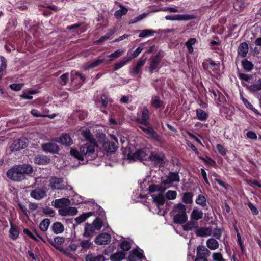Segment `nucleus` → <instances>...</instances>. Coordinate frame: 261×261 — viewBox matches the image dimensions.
Wrapping results in <instances>:
<instances>
[{
  "label": "nucleus",
  "instance_id": "nucleus-1",
  "mask_svg": "<svg viewBox=\"0 0 261 261\" xmlns=\"http://www.w3.org/2000/svg\"><path fill=\"white\" fill-rule=\"evenodd\" d=\"M96 146V144L86 143L80 147L79 150L72 149L70 153L72 156L78 160L87 162L88 160H92L96 157L95 150Z\"/></svg>",
  "mask_w": 261,
  "mask_h": 261
},
{
  "label": "nucleus",
  "instance_id": "nucleus-2",
  "mask_svg": "<svg viewBox=\"0 0 261 261\" xmlns=\"http://www.w3.org/2000/svg\"><path fill=\"white\" fill-rule=\"evenodd\" d=\"M33 171V167L29 164L16 165L7 172V177L14 181H20L25 179V174Z\"/></svg>",
  "mask_w": 261,
  "mask_h": 261
},
{
  "label": "nucleus",
  "instance_id": "nucleus-3",
  "mask_svg": "<svg viewBox=\"0 0 261 261\" xmlns=\"http://www.w3.org/2000/svg\"><path fill=\"white\" fill-rule=\"evenodd\" d=\"M171 213L175 223L182 224L188 220L186 206L181 203L174 205Z\"/></svg>",
  "mask_w": 261,
  "mask_h": 261
},
{
  "label": "nucleus",
  "instance_id": "nucleus-4",
  "mask_svg": "<svg viewBox=\"0 0 261 261\" xmlns=\"http://www.w3.org/2000/svg\"><path fill=\"white\" fill-rule=\"evenodd\" d=\"M104 225L103 221L100 218H96L91 224H86L83 234V237L85 238L92 237L96 231L99 230Z\"/></svg>",
  "mask_w": 261,
  "mask_h": 261
},
{
  "label": "nucleus",
  "instance_id": "nucleus-5",
  "mask_svg": "<svg viewBox=\"0 0 261 261\" xmlns=\"http://www.w3.org/2000/svg\"><path fill=\"white\" fill-rule=\"evenodd\" d=\"M130 147H126L123 151L124 153L127 154V159L129 160L136 161L137 160H144L148 158L149 155L148 154L149 150L148 149H139L134 153H132L130 150Z\"/></svg>",
  "mask_w": 261,
  "mask_h": 261
},
{
  "label": "nucleus",
  "instance_id": "nucleus-6",
  "mask_svg": "<svg viewBox=\"0 0 261 261\" xmlns=\"http://www.w3.org/2000/svg\"><path fill=\"white\" fill-rule=\"evenodd\" d=\"M48 186L53 190L66 189L70 190L72 189L70 186L65 185L63 179L56 177H51L49 179Z\"/></svg>",
  "mask_w": 261,
  "mask_h": 261
},
{
  "label": "nucleus",
  "instance_id": "nucleus-7",
  "mask_svg": "<svg viewBox=\"0 0 261 261\" xmlns=\"http://www.w3.org/2000/svg\"><path fill=\"white\" fill-rule=\"evenodd\" d=\"M142 125H140L139 127L145 133L149 138L158 139L159 136L156 132L153 129L149 122L142 123Z\"/></svg>",
  "mask_w": 261,
  "mask_h": 261
},
{
  "label": "nucleus",
  "instance_id": "nucleus-8",
  "mask_svg": "<svg viewBox=\"0 0 261 261\" xmlns=\"http://www.w3.org/2000/svg\"><path fill=\"white\" fill-rule=\"evenodd\" d=\"M146 60L147 58L146 57H144L143 56H142L137 62L136 66L130 70V73L133 76L141 75L142 73L141 68L144 65Z\"/></svg>",
  "mask_w": 261,
  "mask_h": 261
},
{
  "label": "nucleus",
  "instance_id": "nucleus-9",
  "mask_svg": "<svg viewBox=\"0 0 261 261\" xmlns=\"http://www.w3.org/2000/svg\"><path fill=\"white\" fill-rule=\"evenodd\" d=\"M27 146V140L25 138H22L15 140L10 147L12 152L17 151L23 149Z\"/></svg>",
  "mask_w": 261,
  "mask_h": 261
},
{
  "label": "nucleus",
  "instance_id": "nucleus-10",
  "mask_svg": "<svg viewBox=\"0 0 261 261\" xmlns=\"http://www.w3.org/2000/svg\"><path fill=\"white\" fill-rule=\"evenodd\" d=\"M41 148L43 151L51 154L58 153L59 151V146L56 143L52 142L42 144Z\"/></svg>",
  "mask_w": 261,
  "mask_h": 261
},
{
  "label": "nucleus",
  "instance_id": "nucleus-11",
  "mask_svg": "<svg viewBox=\"0 0 261 261\" xmlns=\"http://www.w3.org/2000/svg\"><path fill=\"white\" fill-rule=\"evenodd\" d=\"M111 240V236L107 233H102L95 239V243L98 245L108 244Z\"/></svg>",
  "mask_w": 261,
  "mask_h": 261
},
{
  "label": "nucleus",
  "instance_id": "nucleus-12",
  "mask_svg": "<svg viewBox=\"0 0 261 261\" xmlns=\"http://www.w3.org/2000/svg\"><path fill=\"white\" fill-rule=\"evenodd\" d=\"M148 159L156 166H161L164 164V155L162 153H152Z\"/></svg>",
  "mask_w": 261,
  "mask_h": 261
},
{
  "label": "nucleus",
  "instance_id": "nucleus-13",
  "mask_svg": "<svg viewBox=\"0 0 261 261\" xmlns=\"http://www.w3.org/2000/svg\"><path fill=\"white\" fill-rule=\"evenodd\" d=\"M141 118H134L133 119H132V120L136 122L140 123V124L146 123L149 122H148V119L149 118V111L146 107H144L142 108V109L141 111Z\"/></svg>",
  "mask_w": 261,
  "mask_h": 261
},
{
  "label": "nucleus",
  "instance_id": "nucleus-14",
  "mask_svg": "<svg viewBox=\"0 0 261 261\" xmlns=\"http://www.w3.org/2000/svg\"><path fill=\"white\" fill-rule=\"evenodd\" d=\"M114 141H107L103 145L105 150L108 152H113L116 151L117 148V140L116 137L113 136Z\"/></svg>",
  "mask_w": 261,
  "mask_h": 261
},
{
  "label": "nucleus",
  "instance_id": "nucleus-15",
  "mask_svg": "<svg viewBox=\"0 0 261 261\" xmlns=\"http://www.w3.org/2000/svg\"><path fill=\"white\" fill-rule=\"evenodd\" d=\"M59 214L63 216H74L77 213V210L74 207H61L58 211Z\"/></svg>",
  "mask_w": 261,
  "mask_h": 261
},
{
  "label": "nucleus",
  "instance_id": "nucleus-16",
  "mask_svg": "<svg viewBox=\"0 0 261 261\" xmlns=\"http://www.w3.org/2000/svg\"><path fill=\"white\" fill-rule=\"evenodd\" d=\"M165 19L168 20H189L193 19V17L187 14L170 15L165 16Z\"/></svg>",
  "mask_w": 261,
  "mask_h": 261
},
{
  "label": "nucleus",
  "instance_id": "nucleus-17",
  "mask_svg": "<svg viewBox=\"0 0 261 261\" xmlns=\"http://www.w3.org/2000/svg\"><path fill=\"white\" fill-rule=\"evenodd\" d=\"M30 196L36 200H40L46 196V191L42 188H38L32 190Z\"/></svg>",
  "mask_w": 261,
  "mask_h": 261
},
{
  "label": "nucleus",
  "instance_id": "nucleus-18",
  "mask_svg": "<svg viewBox=\"0 0 261 261\" xmlns=\"http://www.w3.org/2000/svg\"><path fill=\"white\" fill-rule=\"evenodd\" d=\"M160 52H159V54L152 56L150 58V64L149 67V71L150 73H152L153 70L156 69L158 67V66L161 61V58L159 57V54Z\"/></svg>",
  "mask_w": 261,
  "mask_h": 261
},
{
  "label": "nucleus",
  "instance_id": "nucleus-19",
  "mask_svg": "<svg viewBox=\"0 0 261 261\" xmlns=\"http://www.w3.org/2000/svg\"><path fill=\"white\" fill-rule=\"evenodd\" d=\"M153 202L159 209L162 208L165 203V198L162 194H153L151 195Z\"/></svg>",
  "mask_w": 261,
  "mask_h": 261
},
{
  "label": "nucleus",
  "instance_id": "nucleus-20",
  "mask_svg": "<svg viewBox=\"0 0 261 261\" xmlns=\"http://www.w3.org/2000/svg\"><path fill=\"white\" fill-rule=\"evenodd\" d=\"M210 253L204 246H199L197 248V258H206L210 255Z\"/></svg>",
  "mask_w": 261,
  "mask_h": 261
},
{
  "label": "nucleus",
  "instance_id": "nucleus-21",
  "mask_svg": "<svg viewBox=\"0 0 261 261\" xmlns=\"http://www.w3.org/2000/svg\"><path fill=\"white\" fill-rule=\"evenodd\" d=\"M50 161V158L44 155H38L34 158V163L38 165H46Z\"/></svg>",
  "mask_w": 261,
  "mask_h": 261
},
{
  "label": "nucleus",
  "instance_id": "nucleus-22",
  "mask_svg": "<svg viewBox=\"0 0 261 261\" xmlns=\"http://www.w3.org/2000/svg\"><path fill=\"white\" fill-rule=\"evenodd\" d=\"M179 181V176L178 173L176 172H171L169 174L166 179L163 181L165 184H169L174 182H178Z\"/></svg>",
  "mask_w": 261,
  "mask_h": 261
},
{
  "label": "nucleus",
  "instance_id": "nucleus-23",
  "mask_svg": "<svg viewBox=\"0 0 261 261\" xmlns=\"http://www.w3.org/2000/svg\"><path fill=\"white\" fill-rule=\"evenodd\" d=\"M195 233L198 237L209 236L212 235V229L207 227H198L195 231Z\"/></svg>",
  "mask_w": 261,
  "mask_h": 261
},
{
  "label": "nucleus",
  "instance_id": "nucleus-24",
  "mask_svg": "<svg viewBox=\"0 0 261 261\" xmlns=\"http://www.w3.org/2000/svg\"><path fill=\"white\" fill-rule=\"evenodd\" d=\"M59 142L66 146H70L73 144L72 139L70 135L67 134H63L59 138Z\"/></svg>",
  "mask_w": 261,
  "mask_h": 261
},
{
  "label": "nucleus",
  "instance_id": "nucleus-25",
  "mask_svg": "<svg viewBox=\"0 0 261 261\" xmlns=\"http://www.w3.org/2000/svg\"><path fill=\"white\" fill-rule=\"evenodd\" d=\"M86 261H106L107 259L105 258L103 255L100 254L96 256L93 253H88L85 256Z\"/></svg>",
  "mask_w": 261,
  "mask_h": 261
},
{
  "label": "nucleus",
  "instance_id": "nucleus-26",
  "mask_svg": "<svg viewBox=\"0 0 261 261\" xmlns=\"http://www.w3.org/2000/svg\"><path fill=\"white\" fill-rule=\"evenodd\" d=\"M81 134L87 141L89 142V144H96V140L89 129L83 130Z\"/></svg>",
  "mask_w": 261,
  "mask_h": 261
},
{
  "label": "nucleus",
  "instance_id": "nucleus-27",
  "mask_svg": "<svg viewBox=\"0 0 261 261\" xmlns=\"http://www.w3.org/2000/svg\"><path fill=\"white\" fill-rule=\"evenodd\" d=\"M202 66L209 72L215 71L218 67L217 64L213 61H206L203 63Z\"/></svg>",
  "mask_w": 261,
  "mask_h": 261
},
{
  "label": "nucleus",
  "instance_id": "nucleus-28",
  "mask_svg": "<svg viewBox=\"0 0 261 261\" xmlns=\"http://www.w3.org/2000/svg\"><path fill=\"white\" fill-rule=\"evenodd\" d=\"M206 246L211 250H215L219 248V242L214 238H210L206 242Z\"/></svg>",
  "mask_w": 261,
  "mask_h": 261
},
{
  "label": "nucleus",
  "instance_id": "nucleus-29",
  "mask_svg": "<svg viewBox=\"0 0 261 261\" xmlns=\"http://www.w3.org/2000/svg\"><path fill=\"white\" fill-rule=\"evenodd\" d=\"M248 52V45L246 42L241 43L238 49V53L241 57H245Z\"/></svg>",
  "mask_w": 261,
  "mask_h": 261
},
{
  "label": "nucleus",
  "instance_id": "nucleus-30",
  "mask_svg": "<svg viewBox=\"0 0 261 261\" xmlns=\"http://www.w3.org/2000/svg\"><path fill=\"white\" fill-rule=\"evenodd\" d=\"M203 213L202 211L199 208L195 207L193 210L190 216L192 220L197 221L201 219L203 217Z\"/></svg>",
  "mask_w": 261,
  "mask_h": 261
},
{
  "label": "nucleus",
  "instance_id": "nucleus-31",
  "mask_svg": "<svg viewBox=\"0 0 261 261\" xmlns=\"http://www.w3.org/2000/svg\"><path fill=\"white\" fill-rule=\"evenodd\" d=\"M132 59V57L125 56L120 62L115 64L114 70L116 71L128 63Z\"/></svg>",
  "mask_w": 261,
  "mask_h": 261
},
{
  "label": "nucleus",
  "instance_id": "nucleus-32",
  "mask_svg": "<svg viewBox=\"0 0 261 261\" xmlns=\"http://www.w3.org/2000/svg\"><path fill=\"white\" fill-rule=\"evenodd\" d=\"M70 204V201L67 198H61L56 199L55 201V206L57 207H64V206H67Z\"/></svg>",
  "mask_w": 261,
  "mask_h": 261
},
{
  "label": "nucleus",
  "instance_id": "nucleus-33",
  "mask_svg": "<svg viewBox=\"0 0 261 261\" xmlns=\"http://www.w3.org/2000/svg\"><path fill=\"white\" fill-rule=\"evenodd\" d=\"M125 254L122 251H119L110 256L111 261H121L125 258Z\"/></svg>",
  "mask_w": 261,
  "mask_h": 261
},
{
  "label": "nucleus",
  "instance_id": "nucleus-34",
  "mask_svg": "<svg viewBox=\"0 0 261 261\" xmlns=\"http://www.w3.org/2000/svg\"><path fill=\"white\" fill-rule=\"evenodd\" d=\"M51 228L53 231L56 234L61 233L63 232L64 230L63 225L61 223L58 222H55L53 224Z\"/></svg>",
  "mask_w": 261,
  "mask_h": 261
},
{
  "label": "nucleus",
  "instance_id": "nucleus-35",
  "mask_svg": "<svg viewBox=\"0 0 261 261\" xmlns=\"http://www.w3.org/2000/svg\"><path fill=\"white\" fill-rule=\"evenodd\" d=\"M163 101L158 96L153 97L151 100V105L156 109L160 108L162 106Z\"/></svg>",
  "mask_w": 261,
  "mask_h": 261
},
{
  "label": "nucleus",
  "instance_id": "nucleus-36",
  "mask_svg": "<svg viewBox=\"0 0 261 261\" xmlns=\"http://www.w3.org/2000/svg\"><path fill=\"white\" fill-rule=\"evenodd\" d=\"M92 212H89L87 213H84L82 215L76 217L75 219V221L76 224H80L82 222H84L88 218L92 216Z\"/></svg>",
  "mask_w": 261,
  "mask_h": 261
},
{
  "label": "nucleus",
  "instance_id": "nucleus-37",
  "mask_svg": "<svg viewBox=\"0 0 261 261\" xmlns=\"http://www.w3.org/2000/svg\"><path fill=\"white\" fill-rule=\"evenodd\" d=\"M193 194L191 192H186L184 193L182 200L186 204H191L193 202Z\"/></svg>",
  "mask_w": 261,
  "mask_h": 261
},
{
  "label": "nucleus",
  "instance_id": "nucleus-38",
  "mask_svg": "<svg viewBox=\"0 0 261 261\" xmlns=\"http://www.w3.org/2000/svg\"><path fill=\"white\" fill-rule=\"evenodd\" d=\"M197 118L201 121H205L208 117L207 114L201 109H198L196 111Z\"/></svg>",
  "mask_w": 261,
  "mask_h": 261
},
{
  "label": "nucleus",
  "instance_id": "nucleus-39",
  "mask_svg": "<svg viewBox=\"0 0 261 261\" xmlns=\"http://www.w3.org/2000/svg\"><path fill=\"white\" fill-rule=\"evenodd\" d=\"M127 11L128 10L126 8L120 5V9L115 12L114 15L117 19H119L123 15H125L127 13Z\"/></svg>",
  "mask_w": 261,
  "mask_h": 261
},
{
  "label": "nucleus",
  "instance_id": "nucleus-40",
  "mask_svg": "<svg viewBox=\"0 0 261 261\" xmlns=\"http://www.w3.org/2000/svg\"><path fill=\"white\" fill-rule=\"evenodd\" d=\"M156 33V32L155 31L151 29H145L141 31L139 37L140 38H144L147 36H152L153 34Z\"/></svg>",
  "mask_w": 261,
  "mask_h": 261
},
{
  "label": "nucleus",
  "instance_id": "nucleus-41",
  "mask_svg": "<svg viewBox=\"0 0 261 261\" xmlns=\"http://www.w3.org/2000/svg\"><path fill=\"white\" fill-rule=\"evenodd\" d=\"M198 226L197 223L193 221H190L184 226V230L186 231L192 230L193 229H196V230L198 228Z\"/></svg>",
  "mask_w": 261,
  "mask_h": 261
},
{
  "label": "nucleus",
  "instance_id": "nucleus-42",
  "mask_svg": "<svg viewBox=\"0 0 261 261\" xmlns=\"http://www.w3.org/2000/svg\"><path fill=\"white\" fill-rule=\"evenodd\" d=\"M105 61V59H98L96 61H94L91 62V63L89 64L85 67V69L87 70V69H89L90 68L96 67L99 66L100 64H101L103 62H104Z\"/></svg>",
  "mask_w": 261,
  "mask_h": 261
},
{
  "label": "nucleus",
  "instance_id": "nucleus-43",
  "mask_svg": "<svg viewBox=\"0 0 261 261\" xmlns=\"http://www.w3.org/2000/svg\"><path fill=\"white\" fill-rule=\"evenodd\" d=\"M50 225V220L49 219H44L40 224L39 227L42 231H46Z\"/></svg>",
  "mask_w": 261,
  "mask_h": 261
},
{
  "label": "nucleus",
  "instance_id": "nucleus-44",
  "mask_svg": "<svg viewBox=\"0 0 261 261\" xmlns=\"http://www.w3.org/2000/svg\"><path fill=\"white\" fill-rule=\"evenodd\" d=\"M9 232L10 238L13 240L16 239L19 235V231L18 229L12 225H11Z\"/></svg>",
  "mask_w": 261,
  "mask_h": 261
},
{
  "label": "nucleus",
  "instance_id": "nucleus-45",
  "mask_svg": "<svg viewBox=\"0 0 261 261\" xmlns=\"http://www.w3.org/2000/svg\"><path fill=\"white\" fill-rule=\"evenodd\" d=\"M196 203L203 207L206 206V200L204 196L199 195L195 200Z\"/></svg>",
  "mask_w": 261,
  "mask_h": 261
},
{
  "label": "nucleus",
  "instance_id": "nucleus-46",
  "mask_svg": "<svg viewBox=\"0 0 261 261\" xmlns=\"http://www.w3.org/2000/svg\"><path fill=\"white\" fill-rule=\"evenodd\" d=\"M242 64L244 70L247 71H250L252 69L253 65L252 63L247 60H244L243 61Z\"/></svg>",
  "mask_w": 261,
  "mask_h": 261
},
{
  "label": "nucleus",
  "instance_id": "nucleus-47",
  "mask_svg": "<svg viewBox=\"0 0 261 261\" xmlns=\"http://www.w3.org/2000/svg\"><path fill=\"white\" fill-rule=\"evenodd\" d=\"M233 7L236 10L241 11L245 7V5L241 0H236Z\"/></svg>",
  "mask_w": 261,
  "mask_h": 261
},
{
  "label": "nucleus",
  "instance_id": "nucleus-48",
  "mask_svg": "<svg viewBox=\"0 0 261 261\" xmlns=\"http://www.w3.org/2000/svg\"><path fill=\"white\" fill-rule=\"evenodd\" d=\"M92 245L90 240H83L80 242V246L82 247L83 249H88Z\"/></svg>",
  "mask_w": 261,
  "mask_h": 261
},
{
  "label": "nucleus",
  "instance_id": "nucleus-49",
  "mask_svg": "<svg viewBox=\"0 0 261 261\" xmlns=\"http://www.w3.org/2000/svg\"><path fill=\"white\" fill-rule=\"evenodd\" d=\"M177 196V193L175 191L169 190L166 193V197L169 200H174Z\"/></svg>",
  "mask_w": 261,
  "mask_h": 261
},
{
  "label": "nucleus",
  "instance_id": "nucleus-50",
  "mask_svg": "<svg viewBox=\"0 0 261 261\" xmlns=\"http://www.w3.org/2000/svg\"><path fill=\"white\" fill-rule=\"evenodd\" d=\"M149 190L150 192H154L155 191L163 192L164 189H162L161 186L159 185H151L149 187Z\"/></svg>",
  "mask_w": 261,
  "mask_h": 261
},
{
  "label": "nucleus",
  "instance_id": "nucleus-51",
  "mask_svg": "<svg viewBox=\"0 0 261 261\" xmlns=\"http://www.w3.org/2000/svg\"><path fill=\"white\" fill-rule=\"evenodd\" d=\"M148 14V13H143V14L138 16L137 17L134 18V19H132L129 23L133 24V23H136L139 21H141L142 19H143L144 18H145L147 16Z\"/></svg>",
  "mask_w": 261,
  "mask_h": 261
},
{
  "label": "nucleus",
  "instance_id": "nucleus-52",
  "mask_svg": "<svg viewBox=\"0 0 261 261\" xmlns=\"http://www.w3.org/2000/svg\"><path fill=\"white\" fill-rule=\"evenodd\" d=\"M124 53L123 50L118 49L114 53L110 54L108 56L109 57L112 58V59H110V61L113 60L115 59H116L119 57L121 55Z\"/></svg>",
  "mask_w": 261,
  "mask_h": 261
},
{
  "label": "nucleus",
  "instance_id": "nucleus-53",
  "mask_svg": "<svg viewBox=\"0 0 261 261\" xmlns=\"http://www.w3.org/2000/svg\"><path fill=\"white\" fill-rule=\"evenodd\" d=\"M216 148L217 149V151L221 155H223V156H224L225 155H226L227 153V149L223 146H222V145L220 144H218L217 145H216Z\"/></svg>",
  "mask_w": 261,
  "mask_h": 261
},
{
  "label": "nucleus",
  "instance_id": "nucleus-54",
  "mask_svg": "<svg viewBox=\"0 0 261 261\" xmlns=\"http://www.w3.org/2000/svg\"><path fill=\"white\" fill-rule=\"evenodd\" d=\"M49 242L52 245L55 246V244H61L64 242V239L62 237H56L54 240H49Z\"/></svg>",
  "mask_w": 261,
  "mask_h": 261
},
{
  "label": "nucleus",
  "instance_id": "nucleus-55",
  "mask_svg": "<svg viewBox=\"0 0 261 261\" xmlns=\"http://www.w3.org/2000/svg\"><path fill=\"white\" fill-rule=\"evenodd\" d=\"M120 248L124 251H128L131 248L130 244L126 241H122L120 244Z\"/></svg>",
  "mask_w": 261,
  "mask_h": 261
},
{
  "label": "nucleus",
  "instance_id": "nucleus-56",
  "mask_svg": "<svg viewBox=\"0 0 261 261\" xmlns=\"http://www.w3.org/2000/svg\"><path fill=\"white\" fill-rule=\"evenodd\" d=\"M101 100L102 102V105L104 108H106L108 105L109 102H112L111 99H110L108 96L106 94H103L101 95Z\"/></svg>",
  "mask_w": 261,
  "mask_h": 261
},
{
  "label": "nucleus",
  "instance_id": "nucleus-57",
  "mask_svg": "<svg viewBox=\"0 0 261 261\" xmlns=\"http://www.w3.org/2000/svg\"><path fill=\"white\" fill-rule=\"evenodd\" d=\"M1 64L0 65V72H3L5 71L6 67H7V60L3 56L1 57Z\"/></svg>",
  "mask_w": 261,
  "mask_h": 261
},
{
  "label": "nucleus",
  "instance_id": "nucleus-58",
  "mask_svg": "<svg viewBox=\"0 0 261 261\" xmlns=\"http://www.w3.org/2000/svg\"><path fill=\"white\" fill-rule=\"evenodd\" d=\"M59 250L69 257L74 259L75 258V255L71 253L70 252V250L68 248L67 249H63V248H61L59 249Z\"/></svg>",
  "mask_w": 261,
  "mask_h": 261
},
{
  "label": "nucleus",
  "instance_id": "nucleus-59",
  "mask_svg": "<svg viewBox=\"0 0 261 261\" xmlns=\"http://www.w3.org/2000/svg\"><path fill=\"white\" fill-rule=\"evenodd\" d=\"M23 84H12L10 85L11 89L15 91H20L23 87Z\"/></svg>",
  "mask_w": 261,
  "mask_h": 261
},
{
  "label": "nucleus",
  "instance_id": "nucleus-60",
  "mask_svg": "<svg viewBox=\"0 0 261 261\" xmlns=\"http://www.w3.org/2000/svg\"><path fill=\"white\" fill-rule=\"evenodd\" d=\"M212 235L217 239H220L222 236V231L220 229H215L213 231L212 230Z\"/></svg>",
  "mask_w": 261,
  "mask_h": 261
},
{
  "label": "nucleus",
  "instance_id": "nucleus-61",
  "mask_svg": "<svg viewBox=\"0 0 261 261\" xmlns=\"http://www.w3.org/2000/svg\"><path fill=\"white\" fill-rule=\"evenodd\" d=\"M213 258L214 261H225L221 253H214Z\"/></svg>",
  "mask_w": 261,
  "mask_h": 261
},
{
  "label": "nucleus",
  "instance_id": "nucleus-62",
  "mask_svg": "<svg viewBox=\"0 0 261 261\" xmlns=\"http://www.w3.org/2000/svg\"><path fill=\"white\" fill-rule=\"evenodd\" d=\"M31 113L32 115H33L34 117H45V115L42 114L41 113L39 112L38 110L36 109H32L31 111Z\"/></svg>",
  "mask_w": 261,
  "mask_h": 261
},
{
  "label": "nucleus",
  "instance_id": "nucleus-63",
  "mask_svg": "<svg viewBox=\"0 0 261 261\" xmlns=\"http://www.w3.org/2000/svg\"><path fill=\"white\" fill-rule=\"evenodd\" d=\"M143 49V47L141 45L139 46L136 48V49L133 53L132 56V59L133 58L137 57Z\"/></svg>",
  "mask_w": 261,
  "mask_h": 261
},
{
  "label": "nucleus",
  "instance_id": "nucleus-64",
  "mask_svg": "<svg viewBox=\"0 0 261 261\" xmlns=\"http://www.w3.org/2000/svg\"><path fill=\"white\" fill-rule=\"evenodd\" d=\"M249 88L251 91H252L253 92H256V91H258L261 90L260 85L258 82H257V83L256 84H253V85H251L250 86Z\"/></svg>",
  "mask_w": 261,
  "mask_h": 261
}]
</instances>
